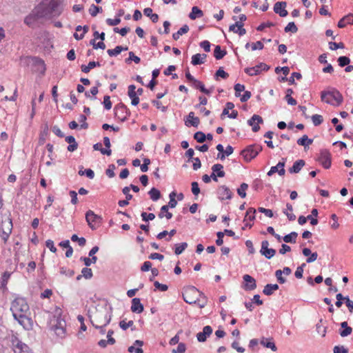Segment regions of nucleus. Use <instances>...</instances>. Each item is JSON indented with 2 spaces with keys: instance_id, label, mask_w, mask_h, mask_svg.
<instances>
[{
  "instance_id": "dca6fc26",
  "label": "nucleus",
  "mask_w": 353,
  "mask_h": 353,
  "mask_svg": "<svg viewBox=\"0 0 353 353\" xmlns=\"http://www.w3.org/2000/svg\"><path fill=\"white\" fill-rule=\"evenodd\" d=\"M287 3L285 1H278L274 6V12L281 17H285L288 12L285 10Z\"/></svg>"
},
{
  "instance_id": "e433bc0d",
  "label": "nucleus",
  "mask_w": 353,
  "mask_h": 353,
  "mask_svg": "<svg viewBox=\"0 0 353 353\" xmlns=\"http://www.w3.org/2000/svg\"><path fill=\"white\" fill-rule=\"evenodd\" d=\"M14 347L20 350V353H30L29 347L19 340H17Z\"/></svg>"
},
{
  "instance_id": "aec40b11",
  "label": "nucleus",
  "mask_w": 353,
  "mask_h": 353,
  "mask_svg": "<svg viewBox=\"0 0 353 353\" xmlns=\"http://www.w3.org/2000/svg\"><path fill=\"white\" fill-rule=\"evenodd\" d=\"M243 23L236 22L235 23L230 26L229 31L237 33L239 36H243L246 33V30L243 28Z\"/></svg>"
},
{
  "instance_id": "f8f14e48",
  "label": "nucleus",
  "mask_w": 353,
  "mask_h": 353,
  "mask_svg": "<svg viewBox=\"0 0 353 353\" xmlns=\"http://www.w3.org/2000/svg\"><path fill=\"white\" fill-rule=\"evenodd\" d=\"M318 210L316 208H313L311 211V214L307 216L306 217L301 215L298 219V223L299 225H304L307 220L310 221V224L312 225H316L319 223L318 219L316 218H312V216H314L316 217L318 216Z\"/></svg>"
},
{
  "instance_id": "c9c22d12",
  "label": "nucleus",
  "mask_w": 353,
  "mask_h": 353,
  "mask_svg": "<svg viewBox=\"0 0 353 353\" xmlns=\"http://www.w3.org/2000/svg\"><path fill=\"white\" fill-rule=\"evenodd\" d=\"M298 236V233L296 232H292L288 234H286L283 237V240L284 242L287 243H295L296 238Z\"/></svg>"
},
{
  "instance_id": "f03ea898",
  "label": "nucleus",
  "mask_w": 353,
  "mask_h": 353,
  "mask_svg": "<svg viewBox=\"0 0 353 353\" xmlns=\"http://www.w3.org/2000/svg\"><path fill=\"white\" fill-rule=\"evenodd\" d=\"M63 0H50L48 3L41 2L34 10L37 13V16L41 19L51 17L52 14H60V5Z\"/></svg>"
},
{
  "instance_id": "3c124183",
  "label": "nucleus",
  "mask_w": 353,
  "mask_h": 353,
  "mask_svg": "<svg viewBox=\"0 0 353 353\" xmlns=\"http://www.w3.org/2000/svg\"><path fill=\"white\" fill-rule=\"evenodd\" d=\"M329 48L331 50H336L337 49H343L345 48V45L343 42L336 43L333 41H330L328 43Z\"/></svg>"
},
{
  "instance_id": "69168bd1",
  "label": "nucleus",
  "mask_w": 353,
  "mask_h": 353,
  "mask_svg": "<svg viewBox=\"0 0 353 353\" xmlns=\"http://www.w3.org/2000/svg\"><path fill=\"white\" fill-rule=\"evenodd\" d=\"M116 167L114 164H110L108 165V169L105 170V174L109 178H112L115 176L114 170Z\"/></svg>"
},
{
  "instance_id": "4468645a",
  "label": "nucleus",
  "mask_w": 353,
  "mask_h": 353,
  "mask_svg": "<svg viewBox=\"0 0 353 353\" xmlns=\"http://www.w3.org/2000/svg\"><path fill=\"white\" fill-rule=\"evenodd\" d=\"M65 321L61 319H57V323L52 325V329L54 331L57 336L63 338L65 334Z\"/></svg>"
},
{
  "instance_id": "412c9836",
  "label": "nucleus",
  "mask_w": 353,
  "mask_h": 353,
  "mask_svg": "<svg viewBox=\"0 0 353 353\" xmlns=\"http://www.w3.org/2000/svg\"><path fill=\"white\" fill-rule=\"evenodd\" d=\"M305 165V162L304 160L299 159L293 163L292 166L288 169V171L290 174H297L301 170Z\"/></svg>"
},
{
  "instance_id": "2eb2a0df",
  "label": "nucleus",
  "mask_w": 353,
  "mask_h": 353,
  "mask_svg": "<svg viewBox=\"0 0 353 353\" xmlns=\"http://www.w3.org/2000/svg\"><path fill=\"white\" fill-rule=\"evenodd\" d=\"M39 19H41V18L37 16V13L34 9L30 14L26 17L24 19V23L30 28H33L37 26Z\"/></svg>"
},
{
  "instance_id": "20e7f679",
  "label": "nucleus",
  "mask_w": 353,
  "mask_h": 353,
  "mask_svg": "<svg viewBox=\"0 0 353 353\" xmlns=\"http://www.w3.org/2000/svg\"><path fill=\"white\" fill-rule=\"evenodd\" d=\"M327 96L332 97L334 101H336V105L337 106L341 105L343 101V97L342 94L336 88H332L331 90H324L321 92V98L323 101H325L326 103L328 104L334 105L329 99H326Z\"/></svg>"
},
{
  "instance_id": "473e14b6",
  "label": "nucleus",
  "mask_w": 353,
  "mask_h": 353,
  "mask_svg": "<svg viewBox=\"0 0 353 353\" xmlns=\"http://www.w3.org/2000/svg\"><path fill=\"white\" fill-rule=\"evenodd\" d=\"M227 54L225 50H222L220 46H216L214 50V57L216 60L223 59Z\"/></svg>"
},
{
  "instance_id": "e2e57ef3",
  "label": "nucleus",
  "mask_w": 353,
  "mask_h": 353,
  "mask_svg": "<svg viewBox=\"0 0 353 353\" xmlns=\"http://www.w3.org/2000/svg\"><path fill=\"white\" fill-rule=\"evenodd\" d=\"M275 276L276 277L277 281L283 284L286 282V279L283 276L282 271L281 270H277L275 272Z\"/></svg>"
},
{
  "instance_id": "58836bf2",
  "label": "nucleus",
  "mask_w": 353,
  "mask_h": 353,
  "mask_svg": "<svg viewBox=\"0 0 353 353\" xmlns=\"http://www.w3.org/2000/svg\"><path fill=\"white\" fill-rule=\"evenodd\" d=\"M352 19V21H347V23L353 25V14L350 13V14L345 15V17H343L342 19H341L339 20V21L338 22L337 26L339 28H345V26H346V24L345 23V19Z\"/></svg>"
},
{
  "instance_id": "79ce46f5",
  "label": "nucleus",
  "mask_w": 353,
  "mask_h": 353,
  "mask_svg": "<svg viewBox=\"0 0 353 353\" xmlns=\"http://www.w3.org/2000/svg\"><path fill=\"white\" fill-rule=\"evenodd\" d=\"M93 149L94 150H99L102 154H105L108 156H110L112 153V150L110 149L103 148L101 143H97L94 144Z\"/></svg>"
},
{
  "instance_id": "9d476101",
  "label": "nucleus",
  "mask_w": 353,
  "mask_h": 353,
  "mask_svg": "<svg viewBox=\"0 0 353 353\" xmlns=\"http://www.w3.org/2000/svg\"><path fill=\"white\" fill-rule=\"evenodd\" d=\"M325 169H329L332 164L331 154L329 150L322 149L320 150L319 155L316 159Z\"/></svg>"
},
{
  "instance_id": "72a5a7b5",
  "label": "nucleus",
  "mask_w": 353,
  "mask_h": 353,
  "mask_svg": "<svg viewBox=\"0 0 353 353\" xmlns=\"http://www.w3.org/2000/svg\"><path fill=\"white\" fill-rule=\"evenodd\" d=\"M189 26L186 24L183 25L176 32L172 34L174 40L177 41L180 36L186 34L189 31Z\"/></svg>"
},
{
  "instance_id": "09e8293b",
  "label": "nucleus",
  "mask_w": 353,
  "mask_h": 353,
  "mask_svg": "<svg viewBox=\"0 0 353 353\" xmlns=\"http://www.w3.org/2000/svg\"><path fill=\"white\" fill-rule=\"evenodd\" d=\"M284 31L285 32L296 33L298 31V28L294 22L292 21L288 23V24L285 27Z\"/></svg>"
},
{
  "instance_id": "680f3d73",
  "label": "nucleus",
  "mask_w": 353,
  "mask_h": 353,
  "mask_svg": "<svg viewBox=\"0 0 353 353\" xmlns=\"http://www.w3.org/2000/svg\"><path fill=\"white\" fill-rule=\"evenodd\" d=\"M211 179L214 181H218V179H216V176L214 172H212L210 176H208V174H204L202 176V180L205 183H210L211 181Z\"/></svg>"
},
{
  "instance_id": "ddd939ff",
  "label": "nucleus",
  "mask_w": 353,
  "mask_h": 353,
  "mask_svg": "<svg viewBox=\"0 0 353 353\" xmlns=\"http://www.w3.org/2000/svg\"><path fill=\"white\" fill-rule=\"evenodd\" d=\"M243 288L245 291H252L256 288V282L254 278L249 274H244L243 276Z\"/></svg>"
},
{
  "instance_id": "f257e3e1",
  "label": "nucleus",
  "mask_w": 353,
  "mask_h": 353,
  "mask_svg": "<svg viewBox=\"0 0 353 353\" xmlns=\"http://www.w3.org/2000/svg\"><path fill=\"white\" fill-rule=\"evenodd\" d=\"M112 307L107 304L98 305L95 307V311L88 314L90 322L94 325L105 324L108 325L112 319Z\"/></svg>"
},
{
  "instance_id": "8fccbe9b",
  "label": "nucleus",
  "mask_w": 353,
  "mask_h": 353,
  "mask_svg": "<svg viewBox=\"0 0 353 353\" xmlns=\"http://www.w3.org/2000/svg\"><path fill=\"white\" fill-rule=\"evenodd\" d=\"M71 240L73 242H78V244L81 247H83L86 243V240L84 237H79L77 234H72Z\"/></svg>"
},
{
  "instance_id": "7c9ffc66",
  "label": "nucleus",
  "mask_w": 353,
  "mask_h": 353,
  "mask_svg": "<svg viewBox=\"0 0 353 353\" xmlns=\"http://www.w3.org/2000/svg\"><path fill=\"white\" fill-rule=\"evenodd\" d=\"M203 16V11L197 6H193L192 10L189 14V17L192 20H194L196 18H200Z\"/></svg>"
},
{
  "instance_id": "f704fd0d",
  "label": "nucleus",
  "mask_w": 353,
  "mask_h": 353,
  "mask_svg": "<svg viewBox=\"0 0 353 353\" xmlns=\"http://www.w3.org/2000/svg\"><path fill=\"white\" fill-rule=\"evenodd\" d=\"M143 14L150 17L153 23H157L159 20V15L155 13H152V9L150 8H146L143 10Z\"/></svg>"
},
{
  "instance_id": "a18cd8bd",
  "label": "nucleus",
  "mask_w": 353,
  "mask_h": 353,
  "mask_svg": "<svg viewBox=\"0 0 353 353\" xmlns=\"http://www.w3.org/2000/svg\"><path fill=\"white\" fill-rule=\"evenodd\" d=\"M338 64L340 67L343 68L350 63V59L347 56H341L337 59Z\"/></svg>"
},
{
  "instance_id": "603ef678",
  "label": "nucleus",
  "mask_w": 353,
  "mask_h": 353,
  "mask_svg": "<svg viewBox=\"0 0 353 353\" xmlns=\"http://www.w3.org/2000/svg\"><path fill=\"white\" fill-rule=\"evenodd\" d=\"M194 139L199 143H203L205 141V134L201 131H198L194 134Z\"/></svg>"
},
{
  "instance_id": "13d9d810",
  "label": "nucleus",
  "mask_w": 353,
  "mask_h": 353,
  "mask_svg": "<svg viewBox=\"0 0 353 353\" xmlns=\"http://www.w3.org/2000/svg\"><path fill=\"white\" fill-rule=\"evenodd\" d=\"M191 186H192L191 191H192V194L195 196H197L199 195V194L201 192V190L199 186L198 182H196V181L192 182Z\"/></svg>"
},
{
  "instance_id": "c756f323",
  "label": "nucleus",
  "mask_w": 353,
  "mask_h": 353,
  "mask_svg": "<svg viewBox=\"0 0 353 353\" xmlns=\"http://www.w3.org/2000/svg\"><path fill=\"white\" fill-rule=\"evenodd\" d=\"M128 50L127 46L123 47L122 46H117L114 49H109L107 50V53L110 57H116L122 51H126Z\"/></svg>"
},
{
  "instance_id": "393cba45",
  "label": "nucleus",
  "mask_w": 353,
  "mask_h": 353,
  "mask_svg": "<svg viewBox=\"0 0 353 353\" xmlns=\"http://www.w3.org/2000/svg\"><path fill=\"white\" fill-rule=\"evenodd\" d=\"M65 141L69 143L68 146L67 147V150L69 152H74L78 148V143L75 140V138L72 136L69 135L65 137Z\"/></svg>"
},
{
  "instance_id": "cd10ccee",
  "label": "nucleus",
  "mask_w": 353,
  "mask_h": 353,
  "mask_svg": "<svg viewBox=\"0 0 353 353\" xmlns=\"http://www.w3.org/2000/svg\"><path fill=\"white\" fill-rule=\"evenodd\" d=\"M279 286L278 284H267L264 286L263 293L266 296H271L274 291L278 290Z\"/></svg>"
},
{
  "instance_id": "4c0bfd02",
  "label": "nucleus",
  "mask_w": 353,
  "mask_h": 353,
  "mask_svg": "<svg viewBox=\"0 0 353 353\" xmlns=\"http://www.w3.org/2000/svg\"><path fill=\"white\" fill-rule=\"evenodd\" d=\"M148 194L150 195V199L154 201H157L161 196L160 190L156 188H152L148 192Z\"/></svg>"
},
{
  "instance_id": "5fc2aeb1",
  "label": "nucleus",
  "mask_w": 353,
  "mask_h": 353,
  "mask_svg": "<svg viewBox=\"0 0 353 353\" xmlns=\"http://www.w3.org/2000/svg\"><path fill=\"white\" fill-rule=\"evenodd\" d=\"M312 120L314 126H319L323 121V118L320 114H314L312 116Z\"/></svg>"
},
{
  "instance_id": "a19ab883",
  "label": "nucleus",
  "mask_w": 353,
  "mask_h": 353,
  "mask_svg": "<svg viewBox=\"0 0 353 353\" xmlns=\"http://www.w3.org/2000/svg\"><path fill=\"white\" fill-rule=\"evenodd\" d=\"M188 248V243L183 242L181 243H176L174 245V253L176 255H179L183 252V251Z\"/></svg>"
},
{
  "instance_id": "f3484780",
  "label": "nucleus",
  "mask_w": 353,
  "mask_h": 353,
  "mask_svg": "<svg viewBox=\"0 0 353 353\" xmlns=\"http://www.w3.org/2000/svg\"><path fill=\"white\" fill-rule=\"evenodd\" d=\"M219 199L221 200L223 199H231L233 196V193L231 192L230 188L226 185H221L219 187L218 192Z\"/></svg>"
},
{
  "instance_id": "2f4dec72",
  "label": "nucleus",
  "mask_w": 353,
  "mask_h": 353,
  "mask_svg": "<svg viewBox=\"0 0 353 353\" xmlns=\"http://www.w3.org/2000/svg\"><path fill=\"white\" fill-rule=\"evenodd\" d=\"M313 142V139L308 138L307 135L304 134L301 138H299L296 143L298 145L303 146L305 148L311 145Z\"/></svg>"
},
{
  "instance_id": "5701e85b",
  "label": "nucleus",
  "mask_w": 353,
  "mask_h": 353,
  "mask_svg": "<svg viewBox=\"0 0 353 353\" xmlns=\"http://www.w3.org/2000/svg\"><path fill=\"white\" fill-rule=\"evenodd\" d=\"M340 325L341 329L339 330V333L341 337H346L352 334V328L348 325L347 321H343Z\"/></svg>"
},
{
  "instance_id": "4d7b16f0",
  "label": "nucleus",
  "mask_w": 353,
  "mask_h": 353,
  "mask_svg": "<svg viewBox=\"0 0 353 353\" xmlns=\"http://www.w3.org/2000/svg\"><path fill=\"white\" fill-rule=\"evenodd\" d=\"M81 274H83V276L85 279H90L93 276L92 270L90 268H88V267L83 268L82 269Z\"/></svg>"
},
{
  "instance_id": "864d4df0",
  "label": "nucleus",
  "mask_w": 353,
  "mask_h": 353,
  "mask_svg": "<svg viewBox=\"0 0 353 353\" xmlns=\"http://www.w3.org/2000/svg\"><path fill=\"white\" fill-rule=\"evenodd\" d=\"M286 158H282L281 161L278 163L279 168L278 174L280 176H283L285 174V165Z\"/></svg>"
},
{
  "instance_id": "ea45409f",
  "label": "nucleus",
  "mask_w": 353,
  "mask_h": 353,
  "mask_svg": "<svg viewBox=\"0 0 353 353\" xmlns=\"http://www.w3.org/2000/svg\"><path fill=\"white\" fill-rule=\"evenodd\" d=\"M276 250L273 248H267L263 250H260L261 255L264 256L266 259H270L276 254Z\"/></svg>"
},
{
  "instance_id": "a878e982",
  "label": "nucleus",
  "mask_w": 353,
  "mask_h": 353,
  "mask_svg": "<svg viewBox=\"0 0 353 353\" xmlns=\"http://www.w3.org/2000/svg\"><path fill=\"white\" fill-rule=\"evenodd\" d=\"M32 59L33 63L35 65V66L37 67V71H39L42 74H43L46 71V65H45L44 61L41 59L36 57H32Z\"/></svg>"
},
{
  "instance_id": "9b49d317",
  "label": "nucleus",
  "mask_w": 353,
  "mask_h": 353,
  "mask_svg": "<svg viewBox=\"0 0 353 353\" xmlns=\"http://www.w3.org/2000/svg\"><path fill=\"white\" fill-rule=\"evenodd\" d=\"M270 68V65L264 63H260L254 67L245 68L244 72L249 76H256L259 74L261 71H268Z\"/></svg>"
},
{
  "instance_id": "052dcab7",
  "label": "nucleus",
  "mask_w": 353,
  "mask_h": 353,
  "mask_svg": "<svg viewBox=\"0 0 353 353\" xmlns=\"http://www.w3.org/2000/svg\"><path fill=\"white\" fill-rule=\"evenodd\" d=\"M256 210L253 208H249L246 212L245 217H248V219L250 221H254L255 219Z\"/></svg>"
},
{
  "instance_id": "6e6552de",
  "label": "nucleus",
  "mask_w": 353,
  "mask_h": 353,
  "mask_svg": "<svg viewBox=\"0 0 353 353\" xmlns=\"http://www.w3.org/2000/svg\"><path fill=\"white\" fill-rule=\"evenodd\" d=\"M13 228L12 220L8 217L7 220L3 221L0 225V236L4 243H6Z\"/></svg>"
},
{
  "instance_id": "6ab92c4d",
  "label": "nucleus",
  "mask_w": 353,
  "mask_h": 353,
  "mask_svg": "<svg viewBox=\"0 0 353 353\" xmlns=\"http://www.w3.org/2000/svg\"><path fill=\"white\" fill-rule=\"evenodd\" d=\"M144 310V306L141 303L139 298H133L132 299L131 311L134 313L140 314Z\"/></svg>"
},
{
  "instance_id": "c03bdc74",
  "label": "nucleus",
  "mask_w": 353,
  "mask_h": 353,
  "mask_svg": "<svg viewBox=\"0 0 353 353\" xmlns=\"http://www.w3.org/2000/svg\"><path fill=\"white\" fill-rule=\"evenodd\" d=\"M103 9L101 7L92 4L89 8V13L92 17H96L99 13L101 12Z\"/></svg>"
},
{
  "instance_id": "b1692460",
  "label": "nucleus",
  "mask_w": 353,
  "mask_h": 353,
  "mask_svg": "<svg viewBox=\"0 0 353 353\" xmlns=\"http://www.w3.org/2000/svg\"><path fill=\"white\" fill-rule=\"evenodd\" d=\"M26 314L27 313H20L19 314H12L14 319L17 320L23 327H26V322L30 323L31 320L26 316Z\"/></svg>"
},
{
  "instance_id": "423d86ee",
  "label": "nucleus",
  "mask_w": 353,
  "mask_h": 353,
  "mask_svg": "<svg viewBox=\"0 0 353 353\" xmlns=\"http://www.w3.org/2000/svg\"><path fill=\"white\" fill-rule=\"evenodd\" d=\"M262 149L261 145L256 144L250 145L241 152V155L243 156L245 161L250 162L259 154Z\"/></svg>"
},
{
  "instance_id": "c85d7f7f",
  "label": "nucleus",
  "mask_w": 353,
  "mask_h": 353,
  "mask_svg": "<svg viewBox=\"0 0 353 353\" xmlns=\"http://www.w3.org/2000/svg\"><path fill=\"white\" fill-rule=\"evenodd\" d=\"M212 172H214L216 178L217 177H224L225 175V172L223 170V165L220 163H216L212 165Z\"/></svg>"
},
{
  "instance_id": "49530a36",
  "label": "nucleus",
  "mask_w": 353,
  "mask_h": 353,
  "mask_svg": "<svg viewBox=\"0 0 353 353\" xmlns=\"http://www.w3.org/2000/svg\"><path fill=\"white\" fill-rule=\"evenodd\" d=\"M201 56L202 55H201V54H199V53L194 54L192 57L191 63L194 65H201V64L204 63L205 61L201 60Z\"/></svg>"
},
{
  "instance_id": "0e129e2a",
  "label": "nucleus",
  "mask_w": 353,
  "mask_h": 353,
  "mask_svg": "<svg viewBox=\"0 0 353 353\" xmlns=\"http://www.w3.org/2000/svg\"><path fill=\"white\" fill-rule=\"evenodd\" d=\"M186 350V345L183 343H179L176 349H173L172 353H184Z\"/></svg>"
},
{
  "instance_id": "6e6d98bb",
  "label": "nucleus",
  "mask_w": 353,
  "mask_h": 353,
  "mask_svg": "<svg viewBox=\"0 0 353 353\" xmlns=\"http://www.w3.org/2000/svg\"><path fill=\"white\" fill-rule=\"evenodd\" d=\"M141 216L142 218V220L145 222H148L149 221H152L155 219V215L153 213H146L145 212H142L141 214Z\"/></svg>"
},
{
  "instance_id": "4be33fe9",
  "label": "nucleus",
  "mask_w": 353,
  "mask_h": 353,
  "mask_svg": "<svg viewBox=\"0 0 353 353\" xmlns=\"http://www.w3.org/2000/svg\"><path fill=\"white\" fill-rule=\"evenodd\" d=\"M260 343L263 347L271 349L273 352H276L277 350V347L273 341V338L262 337Z\"/></svg>"
},
{
  "instance_id": "7ed1b4c3",
  "label": "nucleus",
  "mask_w": 353,
  "mask_h": 353,
  "mask_svg": "<svg viewBox=\"0 0 353 353\" xmlns=\"http://www.w3.org/2000/svg\"><path fill=\"white\" fill-rule=\"evenodd\" d=\"M198 294L200 296H205L202 292H200L196 288L192 285L184 287L183 288L182 296L185 302L188 304H196L199 301V299L197 297Z\"/></svg>"
},
{
  "instance_id": "338daca9",
  "label": "nucleus",
  "mask_w": 353,
  "mask_h": 353,
  "mask_svg": "<svg viewBox=\"0 0 353 353\" xmlns=\"http://www.w3.org/2000/svg\"><path fill=\"white\" fill-rule=\"evenodd\" d=\"M103 104L104 105V108L106 110H110L112 108V102L110 101V97L108 95H105L103 97Z\"/></svg>"
},
{
  "instance_id": "0eeeda50",
  "label": "nucleus",
  "mask_w": 353,
  "mask_h": 353,
  "mask_svg": "<svg viewBox=\"0 0 353 353\" xmlns=\"http://www.w3.org/2000/svg\"><path fill=\"white\" fill-rule=\"evenodd\" d=\"M29 305L23 298L15 299L11 305V310L12 314L20 313H28L29 312Z\"/></svg>"
},
{
  "instance_id": "de8ad7c7",
  "label": "nucleus",
  "mask_w": 353,
  "mask_h": 353,
  "mask_svg": "<svg viewBox=\"0 0 353 353\" xmlns=\"http://www.w3.org/2000/svg\"><path fill=\"white\" fill-rule=\"evenodd\" d=\"M248 188V185L245 183H242L240 187L237 189V193L241 198L246 196V190Z\"/></svg>"
},
{
  "instance_id": "1a4fd4ad",
  "label": "nucleus",
  "mask_w": 353,
  "mask_h": 353,
  "mask_svg": "<svg viewBox=\"0 0 353 353\" xmlns=\"http://www.w3.org/2000/svg\"><path fill=\"white\" fill-rule=\"evenodd\" d=\"M114 116L117 117L121 122H124L128 119V117L130 114V111L127 106L123 103H119L114 108Z\"/></svg>"
},
{
  "instance_id": "bb28decb",
  "label": "nucleus",
  "mask_w": 353,
  "mask_h": 353,
  "mask_svg": "<svg viewBox=\"0 0 353 353\" xmlns=\"http://www.w3.org/2000/svg\"><path fill=\"white\" fill-rule=\"evenodd\" d=\"M192 85L194 88L199 90L202 93L207 94L208 96L210 95V90H207L203 82L197 79H195L194 81L192 83Z\"/></svg>"
},
{
  "instance_id": "a211bd4d",
  "label": "nucleus",
  "mask_w": 353,
  "mask_h": 353,
  "mask_svg": "<svg viewBox=\"0 0 353 353\" xmlns=\"http://www.w3.org/2000/svg\"><path fill=\"white\" fill-rule=\"evenodd\" d=\"M212 328L210 325H206L203 328V331L197 333L196 339L199 342L203 343L206 341L207 338L209 337L212 333Z\"/></svg>"
},
{
  "instance_id": "774afa93",
  "label": "nucleus",
  "mask_w": 353,
  "mask_h": 353,
  "mask_svg": "<svg viewBox=\"0 0 353 353\" xmlns=\"http://www.w3.org/2000/svg\"><path fill=\"white\" fill-rule=\"evenodd\" d=\"M334 353H348V349L343 345H336L333 349Z\"/></svg>"
},
{
  "instance_id": "bf43d9fd",
  "label": "nucleus",
  "mask_w": 353,
  "mask_h": 353,
  "mask_svg": "<svg viewBox=\"0 0 353 353\" xmlns=\"http://www.w3.org/2000/svg\"><path fill=\"white\" fill-rule=\"evenodd\" d=\"M235 91V96L239 97L241 96V92L245 91V85L241 83H236L234 86Z\"/></svg>"
},
{
  "instance_id": "39448f33",
  "label": "nucleus",
  "mask_w": 353,
  "mask_h": 353,
  "mask_svg": "<svg viewBox=\"0 0 353 353\" xmlns=\"http://www.w3.org/2000/svg\"><path fill=\"white\" fill-rule=\"evenodd\" d=\"M85 217L88 226L92 230H96L103 223L102 216L95 214L91 210L85 212Z\"/></svg>"
},
{
  "instance_id": "37998d69",
  "label": "nucleus",
  "mask_w": 353,
  "mask_h": 353,
  "mask_svg": "<svg viewBox=\"0 0 353 353\" xmlns=\"http://www.w3.org/2000/svg\"><path fill=\"white\" fill-rule=\"evenodd\" d=\"M229 77L228 72H225L222 67H220L214 74V79L217 81L221 77L223 79H226Z\"/></svg>"
}]
</instances>
